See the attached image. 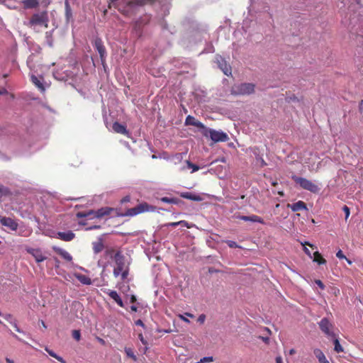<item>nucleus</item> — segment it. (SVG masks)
I'll use <instances>...</instances> for the list:
<instances>
[{
  "label": "nucleus",
  "mask_w": 363,
  "mask_h": 363,
  "mask_svg": "<svg viewBox=\"0 0 363 363\" xmlns=\"http://www.w3.org/2000/svg\"><path fill=\"white\" fill-rule=\"evenodd\" d=\"M49 17L47 10L33 13L29 19L27 26L33 29L38 27L48 28Z\"/></svg>",
  "instance_id": "nucleus-1"
},
{
  "label": "nucleus",
  "mask_w": 363,
  "mask_h": 363,
  "mask_svg": "<svg viewBox=\"0 0 363 363\" xmlns=\"http://www.w3.org/2000/svg\"><path fill=\"white\" fill-rule=\"evenodd\" d=\"M255 85L252 83H242L234 85L231 89L233 95H249L255 92Z\"/></svg>",
  "instance_id": "nucleus-2"
},
{
  "label": "nucleus",
  "mask_w": 363,
  "mask_h": 363,
  "mask_svg": "<svg viewBox=\"0 0 363 363\" xmlns=\"http://www.w3.org/2000/svg\"><path fill=\"white\" fill-rule=\"evenodd\" d=\"M291 179L296 184H299L302 189H303L305 190H308L314 194L318 193L320 190V188L318 187V186L317 184L313 183L311 181H310L306 178L300 177L296 175H293L291 177Z\"/></svg>",
  "instance_id": "nucleus-3"
},
{
  "label": "nucleus",
  "mask_w": 363,
  "mask_h": 363,
  "mask_svg": "<svg viewBox=\"0 0 363 363\" xmlns=\"http://www.w3.org/2000/svg\"><path fill=\"white\" fill-rule=\"evenodd\" d=\"M113 259L116 264L113 269V275L117 277L125 269V257L121 251H117L113 256Z\"/></svg>",
  "instance_id": "nucleus-4"
},
{
  "label": "nucleus",
  "mask_w": 363,
  "mask_h": 363,
  "mask_svg": "<svg viewBox=\"0 0 363 363\" xmlns=\"http://www.w3.org/2000/svg\"><path fill=\"white\" fill-rule=\"evenodd\" d=\"M210 137L214 143L225 142L228 140V135L223 131H218L212 129L207 128V136Z\"/></svg>",
  "instance_id": "nucleus-5"
},
{
  "label": "nucleus",
  "mask_w": 363,
  "mask_h": 363,
  "mask_svg": "<svg viewBox=\"0 0 363 363\" xmlns=\"http://www.w3.org/2000/svg\"><path fill=\"white\" fill-rule=\"evenodd\" d=\"M185 125L196 126L201 130V133L204 136H207V128L199 121L196 120L194 116H188L185 120Z\"/></svg>",
  "instance_id": "nucleus-6"
},
{
  "label": "nucleus",
  "mask_w": 363,
  "mask_h": 363,
  "mask_svg": "<svg viewBox=\"0 0 363 363\" xmlns=\"http://www.w3.org/2000/svg\"><path fill=\"white\" fill-rule=\"evenodd\" d=\"M30 81L42 94H44L46 91V87L49 86L48 84L47 85L44 83V78L42 76L37 77L34 74H31Z\"/></svg>",
  "instance_id": "nucleus-7"
},
{
  "label": "nucleus",
  "mask_w": 363,
  "mask_h": 363,
  "mask_svg": "<svg viewBox=\"0 0 363 363\" xmlns=\"http://www.w3.org/2000/svg\"><path fill=\"white\" fill-rule=\"evenodd\" d=\"M319 327L320 330L328 336L333 337H335V333L330 330V329L333 328V325L328 318H323L319 323Z\"/></svg>",
  "instance_id": "nucleus-8"
},
{
  "label": "nucleus",
  "mask_w": 363,
  "mask_h": 363,
  "mask_svg": "<svg viewBox=\"0 0 363 363\" xmlns=\"http://www.w3.org/2000/svg\"><path fill=\"white\" fill-rule=\"evenodd\" d=\"M94 46L99 53L101 62L104 63L106 58V50L102 40L100 38H96L94 40Z\"/></svg>",
  "instance_id": "nucleus-9"
},
{
  "label": "nucleus",
  "mask_w": 363,
  "mask_h": 363,
  "mask_svg": "<svg viewBox=\"0 0 363 363\" xmlns=\"http://www.w3.org/2000/svg\"><path fill=\"white\" fill-rule=\"evenodd\" d=\"M217 63L218 64L219 67L223 72V73L229 76L231 74V67L227 64L225 60L220 56L216 57Z\"/></svg>",
  "instance_id": "nucleus-10"
},
{
  "label": "nucleus",
  "mask_w": 363,
  "mask_h": 363,
  "mask_svg": "<svg viewBox=\"0 0 363 363\" xmlns=\"http://www.w3.org/2000/svg\"><path fill=\"white\" fill-rule=\"evenodd\" d=\"M55 238L62 241L69 242L75 238V234L72 230H68L67 232H57Z\"/></svg>",
  "instance_id": "nucleus-11"
},
{
  "label": "nucleus",
  "mask_w": 363,
  "mask_h": 363,
  "mask_svg": "<svg viewBox=\"0 0 363 363\" xmlns=\"http://www.w3.org/2000/svg\"><path fill=\"white\" fill-rule=\"evenodd\" d=\"M27 251L35 258L37 262H41L46 259V257L39 249H28Z\"/></svg>",
  "instance_id": "nucleus-12"
},
{
  "label": "nucleus",
  "mask_w": 363,
  "mask_h": 363,
  "mask_svg": "<svg viewBox=\"0 0 363 363\" xmlns=\"http://www.w3.org/2000/svg\"><path fill=\"white\" fill-rule=\"evenodd\" d=\"M52 250L54 252H55L57 255H60L65 260H67L68 262H70L72 260V257L66 250H65L59 247H57V246H53Z\"/></svg>",
  "instance_id": "nucleus-13"
},
{
  "label": "nucleus",
  "mask_w": 363,
  "mask_h": 363,
  "mask_svg": "<svg viewBox=\"0 0 363 363\" xmlns=\"http://www.w3.org/2000/svg\"><path fill=\"white\" fill-rule=\"evenodd\" d=\"M112 211H113V208L111 207L101 208L96 211L95 218H101L104 216H109Z\"/></svg>",
  "instance_id": "nucleus-14"
},
{
  "label": "nucleus",
  "mask_w": 363,
  "mask_h": 363,
  "mask_svg": "<svg viewBox=\"0 0 363 363\" xmlns=\"http://www.w3.org/2000/svg\"><path fill=\"white\" fill-rule=\"evenodd\" d=\"M0 222L3 225L8 227L12 230H16L18 226L17 223L10 218L4 217L0 220Z\"/></svg>",
  "instance_id": "nucleus-15"
},
{
  "label": "nucleus",
  "mask_w": 363,
  "mask_h": 363,
  "mask_svg": "<svg viewBox=\"0 0 363 363\" xmlns=\"http://www.w3.org/2000/svg\"><path fill=\"white\" fill-rule=\"evenodd\" d=\"M288 208H290L294 212L307 210L306 204L302 201H298V202L292 204H288Z\"/></svg>",
  "instance_id": "nucleus-16"
},
{
  "label": "nucleus",
  "mask_w": 363,
  "mask_h": 363,
  "mask_svg": "<svg viewBox=\"0 0 363 363\" xmlns=\"http://www.w3.org/2000/svg\"><path fill=\"white\" fill-rule=\"evenodd\" d=\"M112 128L113 130L117 133H121L124 135H128L129 134V132L126 129V127L118 122L113 123Z\"/></svg>",
  "instance_id": "nucleus-17"
},
{
  "label": "nucleus",
  "mask_w": 363,
  "mask_h": 363,
  "mask_svg": "<svg viewBox=\"0 0 363 363\" xmlns=\"http://www.w3.org/2000/svg\"><path fill=\"white\" fill-rule=\"evenodd\" d=\"M112 299H113L116 303L117 304L121 306V307H123L124 306V304H123V302L121 299V298L120 297V296L118 295V294L117 293V291H113V290H110V289H108L107 291L106 292Z\"/></svg>",
  "instance_id": "nucleus-18"
},
{
  "label": "nucleus",
  "mask_w": 363,
  "mask_h": 363,
  "mask_svg": "<svg viewBox=\"0 0 363 363\" xmlns=\"http://www.w3.org/2000/svg\"><path fill=\"white\" fill-rule=\"evenodd\" d=\"M92 248L94 254H99L101 252L104 248L103 239L101 238H99L97 241L93 242Z\"/></svg>",
  "instance_id": "nucleus-19"
},
{
  "label": "nucleus",
  "mask_w": 363,
  "mask_h": 363,
  "mask_svg": "<svg viewBox=\"0 0 363 363\" xmlns=\"http://www.w3.org/2000/svg\"><path fill=\"white\" fill-rule=\"evenodd\" d=\"M181 197L195 201H202V197L200 195L192 194L191 192H183L181 194Z\"/></svg>",
  "instance_id": "nucleus-20"
},
{
  "label": "nucleus",
  "mask_w": 363,
  "mask_h": 363,
  "mask_svg": "<svg viewBox=\"0 0 363 363\" xmlns=\"http://www.w3.org/2000/svg\"><path fill=\"white\" fill-rule=\"evenodd\" d=\"M40 5V0H24V9H37Z\"/></svg>",
  "instance_id": "nucleus-21"
},
{
  "label": "nucleus",
  "mask_w": 363,
  "mask_h": 363,
  "mask_svg": "<svg viewBox=\"0 0 363 363\" xmlns=\"http://www.w3.org/2000/svg\"><path fill=\"white\" fill-rule=\"evenodd\" d=\"M155 0H129L128 5L130 6H143L147 4H152Z\"/></svg>",
  "instance_id": "nucleus-22"
},
{
  "label": "nucleus",
  "mask_w": 363,
  "mask_h": 363,
  "mask_svg": "<svg viewBox=\"0 0 363 363\" xmlns=\"http://www.w3.org/2000/svg\"><path fill=\"white\" fill-rule=\"evenodd\" d=\"M137 207L139 211V214L144 212L152 211L155 209L153 206L145 202L138 204Z\"/></svg>",
  "instance_id": "nucleus-23"
},
{
  "label": "nucleus",
  "mask_w": 363,
  "mask_h": 363,
  "mask_svg": "<svg viewBox=\"0 0 363 363\" xmlns=\"http://www.w3.org/2000/svg\"><path fill=\"white\" fill-rule=\"evenodd\" d=\"M312 258L313 262H317L318 264H325L327 262L326 259L323 257L318 251H315L313 253V257Z\"/></svg>",
  "instance_id": "nucleus-24"
},
{
  "label": "nucleus",
  "mask_w": 363,
  "mask_h": 363,
  "mask_svg": "<svg viewBox=\"0 0 363 363\" xmlns=\"http://www.w3.org/2000/svg\"><path fill=\"white\" fill-rule=\"evenodd\" d=\"M65 17L67 21L69 22L70 19L72 18V12L69 3L65 2Z\"/></svg>",
  "instance_id": "nucleus-25"
},
{
  "label": "nucleus",
  "mask_w": 363,
  "mask_h": 363,
  "mask_svg": "<svg viewBox=\"0 0 363 363\" xmlns=\"http://www.w3.org/2000/svg\"><path fill=\"white\" fill-rule=\"evenodd\" d=\"M95 213L96 211L90 210L86 212H79L77 213V218H86V217H91V218H95Z\"/></svg>",
  "instance_id": "nucleus-26"
},
{
  "label": "nucleus",
  "mask_w": 363,
  "mask_h": 363,
  "mask_svg": "<svg viewBox=\"0 0 363 363\" xmlns=\"http://www.w3.org/2000/svg\"><path fill=\"white\" fill-rule=\"evenodd\" d=\"M160 201L164 203H171V204H179L181 202L177 198H169V197H162Z\"/></svg>",
  "instance_id": "nucleus-27"
},
{
  "label": "nucleus",
  "mask_w": 363,
  "mask_h": 363,
  "mask_svg": "<svg viewBox=\"0 0 363 363\" xmlns=\"http://www.w3.org/2000/svg\"><path fill=\"white\" fill-rule=\"evenodd\" d=\"M301 245L303 246V251L304 252L310 257V258H312V255H311V251L306 247V245H308L310 246L312 249H315L316 248V247L311 243H309L308 242H301Z\"/></svg>",
  "instance_id": "nucleus-28"
},
{
  "label": "nucleus",
  "mask_w": 363,
  "mask_h": 363,
  "mask_svg": "<svg viewBox=\"0 0 363 363\" xmlns=\"http://www.w3.org/2000/svg\"><path fill=\"white\" fill-rule=\"evenodd\" d=\"M77 279L82 284L89 285L91 284V279L86 275L79 274L77 276Z\"/></svg>",
  "instance_id": "nucleus-29"
},
{
  "label": "nucleus",
  "mask_w": 363,
  "mask_h": 363,
  "mask_svg": "<svg viewBox=\"0 0 363 363\" xmlns=\"http://www.w3.org/2000/svg\"><path fill=\"white\" fill-rule=\"evenodd\" d=\"M139 214V211L137 206L134 208H129L126 211V212L123 215L125 216H134Z\"/></svg>",
  "instance_id": "nucleus-30"
},
{
  "label": "nucleus",
  "mask_w": 363,
  "mask_h": 363,
  "mask_svg": "<svg viewBox=\"0 0 363 363\" xmlns=\"http://www.w3.org/2000/svg\"><path fill=\"white\" fill-rule=\"evenodd\" d=\"M46 352L52 357L55 358L57 360L62 363H66V362L63 359V358L59 355H57L52 350H49L48 347L45 348Z\"/></svg>",
  "instance_id": "nucleus-31"
},
{
  "label": "nucleus",
  "mask_w": 363,
  "mask_h": 363,
  "mask_svg": "<svg viewBox=\"0 0 363 363\" xmlns=\"http://www.w3.org/2000/svg\"><path fill=\"white\" fill-rule=\"evenodd\" d=\"M333 343H334V350L336 352L340 353V352H342L344 351V349L342 347V345H340L338 339L336 338L335 337Z\"/></svg>",
  "instance_id": "nucleus-32"
},
{
  "label": "nucleus",
  "mask_w": 363,
  "mask_h": 363,
  "mask_svg": "<svg viewBox=\"0 0 363 363\" xmlns=\"http://www.w3.org/2000/svg\"><path fill=\"white\" fill-rule=\"evenodd\" d=\"M250 221L254 222V223H261V224H264L265 223L264 220L261 217H259V216H258L257 215L250 216Z\"/></svg>",
  "instance_id": "nucleus-33"
},
{
  "label": "nucleus",
  "mask_w": 363,
  "mask_h": 363,
  "mask_svg": "<svg viewBox=\"0 0 363 363\" xmlns=\"http://www.w3.org/2000/svg\"><path fill=\"white\" fill-rule=\"evenodd\" d=\"M10 194V191L3 185L0 184V198H1L3 196H6Z\"/></svg>",
  "instance_id": "nucleus-34"
},
{
  "label": "nucleus",
  "mask_w": 363,
  "mask_h": 363,
  "mask_svg": "<svg viewBox=\"0 0 363 363\" xmlns=\"http://www.w3.org/2000/svg\"><path fill=\"white\" fill-rule=\"evenodd\" d=\"M188 168L192 169V172H196L199 169V167L196 164L191 163L189 160H186Z\"/></svg>",
  "instance_id": "nucleus-35"
},
{
  "label": "nucleus",
  "mask_w": 363,
  "mask_h": 363,
  "mask_svg": "<svg viewBox=\"0 0 363 363\" xmlns=\"http://www.w3.org/2000/svg\"><path fill=\"white\" fill-rule=\"evenodd\" d=\"M125 351L127 356L132 358L134 361L137 360L136 356L134 354L133 350L130 348H125Z\"/></svg>",
  "instance_id": "nucleus-36"
},
{
  "label": "nucleus",
  "mask_w": 363,
  "mask_h": 363,
  "mask_svg": "<svg viewBox=\"0 0 363 363\" xmlns=\"http://www.w3.org/2000/svg\"><path fill=\"white\" fill-rule=\"evenodd\" d=\"M313 353L318 359H321L323 357L325 356L323 352L320 349L318 348L313 350Z\"/></svg>",
  "instance_id": "nucleus-37"
},
{
  "label": "nucleus",
  "mask_w": 363,
  "mask_h": 363,
  "mask_svg": "<svg viewBox=\"0 0 363 363\" xmlns=\"http://www.w3.org/2000/svg\"><path fill=\"white\" fill-rule=\"evenodd\" d=\"M72 337L74 340H76L77 341H79L80 340V338H81V333H80V331L78 330H74L72 331Z\"/></svg>",
  "instance_id": "nucleus-38"
},
{
  "label": "nucleus",
  "mask_w": 363,
  "mask_h": 363,
  "mask_svg": "<svg viewBox=\"0 0 363 363\" xmlns=\"http://www.w3.org/2000/svg\"><path fill=\"white\" fill-rule=\"evenodd\" d=\"M213 361V357H205L201 359L200 362L198 363H209Z\"/></svg>",
  "instance_id": "nucleus-39"
},
{
  "label": "nucleus",
  "mask_w": 363,
  "mask_h": 363,
  "mask_svg": "<svg viewBox=\"0 0 363 363\" xmlns=\"http://www.w3.org/2000/svg\"><path fill=\"white\" fill-rule=\"evenodd\" d=\"M115 250L113 248H108L106 249V250L105 251V254L108 256H111V257L113 258V256L115 255Z\"/></svg>",
  "instance_id": "nucleus-40"
},
{
  "label": "nucleus",
  "mask_w": 363,
  "mask_h": 363,
  "mask_svg": "<svg viewBox=\"0 0 363 363\" xmlns=\"http://www.w3.org/2000/svg\"><path fill=\"white\" fill-rule=\"evenodd\" d=\"M342 210H343L344 213H345V220H347L350 214V208L347 207V206H344L342 207Z\"/></svg>",
  "instance_id": "nucleus-41"
},
{
  "label": "nucleus",
  "mask_w": 363,
  "mask_h": 363,
  "mask_svg": "<svg viewBox=\"0 0 363 363\" xmlns=\"http://www.w3.org/2000/svg\"><path fill=\"white\" fill-rule=\"evenodd\" d=\"M120 275H121V279L122 280H125L128 277V269H123V271L121 272Z\"/></svg>",
  "instance_id": "nucleus-42"
},
{
  "label": "nucleus",
  "mask_w": 363,
  "mask_h": 363,
  "mask_svg": "<svg viewBox=\"0 0 363 363\" xmlns=\"http://www.w3.org/2000/svg\"><path fill=\"white\" fill-rule=\"evenodd\" d=\"M178 223L179 224V225H182L183 227H186L187 228H191V225L186 220L178 221Z\"/></svg>",
  "instance_id": "nucleus-43"
},
{
  "label": "nucleus",
  "mask_w": 363,
  "mask_h": 363,
  "mask_svg": "<svg viewBox=\"0 0 363 363\" xmlns=\"http://www.w3.org/2000/svg\"><path fill=\"white\" fill-rule=\"evenodd\" d=\"M227 244L230 247H238V244L235 242L232 241V240H228Z\"/></svg>",
  "instance_id": "nucleus-44"
},
{
  "label": "nucleus",
  "mask_w": 363,
  "mask_h": 363,
  "mask_svg": "<svg viewBox=\"0 0 363 363\" xmlns=\"http://www.w3.org/2000/svg\"><path fill=\"white\" fill-rule=\"evenodd\" d=\"M337 257L339 259H346V257L344 255L342 251L341 250H338V252L336 253Z\"/></svg>",
  "instance_id": "nucleus-45"
},
{
  "label": "nucleus",
  "mask_w": 363,
  "mask_h": 363,
  "mask_svg": "<svg viewBox=\"0 0 363 363\" xmlns=\"http://www.w3.org/2000/svg\"><path fill=\"white\" fill-rule=\"evenodd\" d=\"M206 320V315L204 314H201L199 316L198 318V321L200 323H203L204 321Z\"/></svg>",
  "instance_id": "nucleus-46"
},
{
  "label": "nucleus",
  "mask_w": 363,
  "mask_h": 363,
  "mask_svg": "<svg viewBox=\"0 0 363 363\" xmlns=\"http://www.w3.org/2000/svg\"><path fill=\"white\" fill-rule=\"evenodd\" d=\"M238 218L244 221H250V216H239Z\"/></svg>",
  "instance_id": "nucleus-47"
},
{
  "label": "nucleus",
  "mask_w": 363,
  "mask_h": 363,
  "mask_svg": "<svg viewBox=\"0 0 363 363\" xmlns=\"http://www.w3.org/2000/svg\"><path fill=\"white\" fill-rule=\"evenodd\" d=\"M178 316H179V318L182 320H183V321H184V322H186V323H189L190 322V321H189V320L187 318V317H185V316H184V315L179 314Z\"/></svg>",
  "instance_id": "nucleus-48"
},
{
  "label": "nucleus",
  "mask_w": 363,
  "mask_h": 363,
  "mask_svg": "<svg viewBox=\"0 0 363 363\" xmlns=\"http://www.w3.org/2000/svg\"><path fill=\"white\" fill-rule=\"evenodd\" d=\"M315 284L322 289L325 288L323 283L320 280H315Z\"/></svg>",
  "instance_id": "nucleus-49"
},
{
  "label": "nucleus",
  "mask_w": 363,
  "mask_h": 363,
  "mask_svg": "<svg viewBox=\"0 0 363 363\" xmlns=\"http://www.w3.org/2000/svg\"><path fill=\"white\" fill-rule=\"evenodd\" d=\"M178 225H179L178 222H172V223H169L166 224V226H172V227H176Z\"/></svg>",
  "instance_id": "nucleus-50"
},
{
  "label": "nucleus",
  "mask_w": 363,
  "mask_h": 363,
  "mask_svg": "<svg viewBox=\"0 0 363 363\" xmlns=\"http://www.w3.org/2000/svg\"><path fill=\"white\" fill-rule=\"evenodd\" d=\"M319 363H329L325 356L323 357L321 359H318Z\"/></svg>",
  "instance_id": "nucleus-51"
},
{
  "label": "nucleus",
  "mask_w": 363,
  "mask_h": 363,
  "mask_svg": "<svg viewBox=\"0 0 363 363\" xmlns=\"http://www.w3.org/2000/svg\"><path fill=\"white\" fill-rule=\"evenodd\" d=\"M135 323V325H139V326H142V327H144V326H145V325H144V323H143V320H140V319H139V320H136Z\"/></svg>",
  "instance_id": "nucleus-52"
},
{
  "label": "nucleus",
  "mask_w": 363,
  "mask_h": 363,
  "mask_svg": "<svg viewBox=\"0 0 363 363\" xmlns=\"http://www.w3.org/2000/svg\"><path fill=\"white\" fill-rule=\"evenodd\" d=\"M138 337H139L140 340L142 342V343L143 345H146L147 344L146 340L144 339V337H143V335L141 333L139 334Z\"/></svg>",
  "instance_id": "nucleus-53"
},
{
  "label": "nucleus",
  "mask_w": 363,
  "mask_h": 363,
  "mask_svg": "<svg viewBox=\"0 0 363 363\" xmlns=\"http://www.w3.org/2000/svg\"><path fill=\"white\" fill-rule=\"evenodd\" d=\"M136 301H137L136 296L135 295H131L130 297V303H134L136 302Z\"/></svg>",
  "instance_id": "nucleus-54"
},
{
  "label": "nucleus",
  "mask_w": 363,
  "mask_h": 363,
  "mask_svg": "<svg viewBox=\"0 0 363 363\" xmlns=\"http://www.w3.org/2000/svg\"><path fill=\"white\" fill-rule=\"evenodd\" d=\"M359 110L361 113H363V100H361L359 103Z\"/></svg>",
  "instance_id": "nucleus-55"
},
{
  "label": "nucleus",
  "mask_w": 363,
  "mask_h": 363,
  "mask_svg": "<svg viewBox=\"0 0 363 363\" xmlns=\"http://www.w3.org/2000/svg\"><path fill=\"white\" fill-rule=\"evenodd\" d=\"M130 200V196H125L124 198L122 199L121 202L122 203L129 202Z\"/></svg>",
  "instance_id": "nucleus-56"
},
{
  "label": "nucleus",
  "mask_w": 363,
  "mask_h": 363,
  "mask_svg": "<svg viewBox=\"0 0 363 363\" xmlns=\"http://www.w3.org/2000/svg\"><path fill=\"white\" fill-rule=\"evenodd\" d=\"M174 157L177 159L178 161H181L182 160V154H176Z\"/></svg>",
  "instance_id": "nucleus-57"
},
{
  "label": "nucleus",
  "mask_w": 363,
  "mask_h": 363,
  "mask_svg": "<svg viewBox=\"0 0 363 363\" xmlns=\"http://www.w3.org/2000/svg\"><path fill=\"white\" fill-rule=\"evenodd\" d=\"M276 363H284L281 357L278 356L276 357Z\"/></svg>",
  "instance_id": "nucleus-58"
},
{
  "label": "nucleus",
  "mask_w": 363,
  "mask_h": 363,
  "mask_svg": "<svg viewBox=\"0 0 363 363\" xmlns=\"http://www.w3.org/2000/svg\"><path fill=\"white\" fill-rule=\"evenodd\" d=\"M101 228L100 225H93L91 227H89L87 230H94V229H99Z\"/></svg>",
  "instance_id": "nucleus-59"
},
{
  "label": "nucleus",
  "mask_w": 363,
  "mask_h": 363,
  "mask_svg": "<svg viewBox=\"0 0 363 363\" xmlns=\"http://www.w3.org/2000/svg\"><path fill=\"white\" fill-rule=\"evenodd\" d=\"M130 310L133 312H137L138 311V307L135 305H133L130 306Z\"/></svg>",
  "instance_id": "nucleus-60"
},
{
  "label": "nucleus",
  "mask_w": 363,
  "mask_h": 363,
  "mask_svg": "<svg viewBox=\"0 0 363 363\" xmlns=\"http://www.w3.org/2000/svg\"><path fill=\"white\" fill-rule=\"evenodd\" d=\"M13 327L14 328L15 330L17 331V332H21L20 329L17 327V325L16 323H13L12 324Z\"/></svg>",
  "instance_id": "nucleus-61"
},
{
  "label": "nucleus",
  "mask_w": 363,
  "mask_h": 363,
  "mask_svg": "<svg viewBox=\"0 0 363 363\" xmlns=\"http://www.w3.org/2000/svg\"><path fill=\"white\" fill-rule=\"evenodd\" d=\"M289 354L290 355H294V354H296V350L294 349H291L289 351Z\"/></svg>",
  "instance_id": "nucleus-62"
},
{
  "label": "nucleus",
  "mask_w": 363,
  "mask_h": 363,
  "mask_svg": "<svg viewBox=\"0 0 363 363\" xmlns=\"http://www.w3.org/2000/svg\"><path fill=\"white\" fill-rule=\"evenodd\" d=\"M99 342L100 343H101L102 345H104L105 344V341L102 339V338H100V337H97Z\"/></svg>",
  "instance_id": "nucleus-63"
},
{
  "label": "nucleus",
  "mask_w": 363,
  "mask_h": 363,
  "mask_svg": "<svg viewBox=\"0 0 363 363\" xmlns=\"http://www.w3.org/2000/svg\"><path fill=\"white\" fill-rule=\"evenodd\" d=\"M6 363H13V361L10 358H6Z\"/></svg>",
  "instance_id": "nucleus-64"
}]
</instances>
